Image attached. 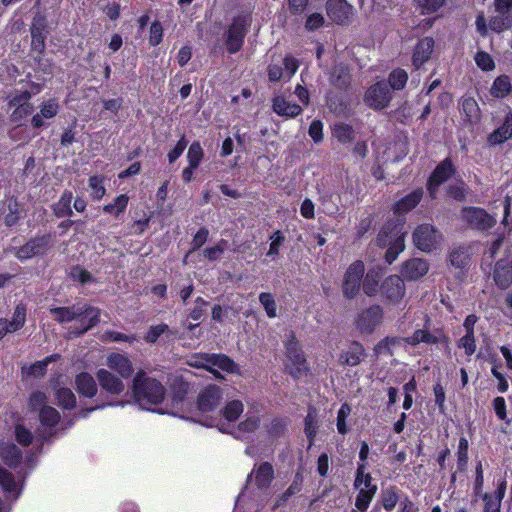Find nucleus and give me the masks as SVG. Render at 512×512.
<instances>
[{
	"mask_svg": "<svg viewBox=\"0 0 512 512\" xmlns=\"http://www.w3.org/2000/svg\"><path fill=\"white\" fill-rule=\"evenodd\" d=\"M405 225L406 218H389L377 235V245L380 248H387L385 261L388 264H392L405 248Z\"/></svg>",
	"mask_w": 512,
	"mask_h": 512,
	"instance_id": "1",
	"label": "nucleus"
},
{
	"mask_svg": "<svg viewBox=\"0 0 512 512\" xmlns=\"http://www.w3.org/2000/svg\"><path fill=\"white\" fill-rule=\"evenodd\" d=\"M132 394L140 406L146 407L161 404L165 399L166 389L159 380L149 377L144 370H138L133 378Z\"/></svg>",
	"mask_w": 512,
	"mask_h": 512,
	"instance_id": "2",
	"label": "nucleus"
},
{
	"mask_svg": "<svg viewBox=\"0 0 512 512\" xmlns=\"http://www.w3.org/2000/svg\"><path fill=\"white\" fill-rule=\"evenodd\" d=\"M54 319L59 323H66L80 318L83 315L89 316V320L86 325L76 331H71L74 337H79L85 334L88 330L95 327L100 322L101 310L98 307H94L88 304L82 307L66 306V307H55L50 309Z\"/></svg>",
	"mask_w": 512,
	"mask_h": 512,
	"instance_id": "3",
	"label": "nucleus"
},
{
	"mask_svg": "<svg viewBox=\"0 0 512 512\" xmlns=\"http://www.w3.org/2000/svg\"><path fill=\"white\" fill-rule=\"evenodd\" d=\"M251 23V11H242L232 18L225 33V47L229 54H236L242 49Z\"/></svg>",
	"mask_w": 512,
	"mask_h": 512,
	"instance_id": "4",
	"label": "nucleus"
},
{
	"mask_svg": "<svg viewBox=\"0 0 512 512\" xmlns=\"http://www.w3.org/2000/svg\"><path fill=\"white\" fill-rule=\"evenodd\" d=\"M284 354L287 360L285 367L292 378L299 379L310 372L306 355L294 332L289 334V338L285 343Z\"/></svg>",
	"mask_w": 512,
	"mask_h": 512,
	"instance_id": "5",
	"label": "nucleus"
},
{
	"mask_svg": "<svg viewBox=\"0 0 512 512\" xmlns=\"http://www.w3.org/2000/svg\"><path fill=\"white\" fill-rule=\"evenodd\" d=\"M30 33L33 60L37 65H41L46 49L45 42L49 33L47 29V18L44 14L40 12L35 14L30 25Z\"/></svg>",
	"mask_w": 512,
	"mask_h": 512,
	"instance_id": "6",
	"label": "nucleus"
},
{
	"mask_svg": "<svg viewBox=\"0 0 512 512\" xmlns=\"http://www.w3.org/2000/svg\"><path fill=\"white\" fill-rule=\"evenodd\" d=\"M53 246V237L50 233L36 235L22 246L15 248L14 256L21 262L34 257H44Z\"/></svg>",
	"mask_w": 512,
	"mask_h": 512,
	"instance_id": "7",
	"label": "nucleus"
},
{
	"mask_svg": "<svg viewBox=\"0 0 512 512\" xmlns=\"http://www.w3.org/2000/svg\"><path fill=\"white\" fill-rule=\"evenodd\" d=\"M364 274L363 261L356 260L348 266L342 282V293L346 299H354L359 294Z\"/></svg>",
	"mask_w": 512,
	"mask_h": 512,
	"instance_id": "8",
	"label": "nucleus"
},
{
	"mask_svg": "<svg viewBox=\"0 0 512 512\" xmlns=\"http://www.w3.org/2000/svg\"><path fill=\"white\" fill-rule=\"evenodd\" d=\"M392 96L388 84L385 81H377L366 90L363 100L367 106L378 111L389 106Z\"/></svg>",
	"mask_w": 512,
	"mask_h": 512,
	"instance_id": "9",
	"label": "nucleus"
},
{
	"mask_svg": "<svg viewBox=\"0 0 512 512\" xmlns=\"http://www.w3.org/2000/svg\"><path fill=\"white\" fill-rule=\"evenodd\" d=\"M383 310L379 305H372L358 314L355 324L361 333L370 334L381 323Z\"/></svg>",
	"mask_w": 512,
	"mask_h": 512,
	"instance_id": "10",
	"label": "nucleus"
},
{
	"mask_svg": "<svg viewBox=\"0 0 512 512\" xmlns=\"http://www.w3.org/2000/svg\"><path fill=\"white\" fill-rule=\"evenodd\" d=\"M326 13L332 22L338 25H348L353 16V6L346 0H328Z\"/></svg>",
	"mask_w": 512,
	"mask_h": 512,
	"instance_id": "11",
	"label": "nucleus"
},
{
	"mask_svg": "<svg viewBox=\"0 0 512 512\" xmlns=\"http://www.w3.org/2000/svg\"><path fill=\"white\" fill-rule=\"evenodd\" d=\"M381 297L389 303L399 302L405 294L404 279L398 275L387 277L380 285Z\"/></svg>",
	"mask_w": 512,
	"mask_h": 512,
	"instance_id": "12",
	"label": "nucleus"
},
{
	"mask_svg": "<svg viewBox=\"0 0 512 512\" xmlns=\"http://www.w3.org/2000/svg\"><path fill=\"white\" fill-rule=\"evenodd\" d=\"M96 378L101 389L109 395L119 396L125 390V385L122 380L123 378L115 375L107 369H98L96 371Z\"/></svg>",
	"mask_w": 512,
	"mask_h": 512,
	"instance_id": "13",
	"label": "nucleus"
},
{
	"mask_svg": "<svg viewBox=\"0 0 512 512\" xmlns=\"http://www.w3.org/2000/svg\"><path fill=\"white\" fill-rule=\"evenodd\" d=\"M462 218L472 227L478 230L491 228L496 220L484 209L477 207L465 208L462 211Z\"/></svg>",
	"mask_w": 512,
	"mask_h": 512,
	"instance_id": "14",
	"label": "nucleus"
},
{
	"mask_svg": "<svg viewBox=\"0 0 512 512\" xmlns=\"http://www.w3.org/2000/svg\"><path fill=\"white\" fill-rule=\"evenodd\" d=\"M222 399V390L216 384L205 387L197 397V408L204 413L214 411Z\"/></svg>",
	"mask_w": 512,
	"mask_h": 512,
	"instance_id": "15",
	"label": "nucleus"
},
{
	"mask_svg": "<svg viewBox=\"0 0 512 512\" xmlns=\"http://www.w3.org/2000/svg\"><path fill=\"white\" fill-rule=\"evenodd\" d=\"M106 365L113 373H117L123 379H129L134 373L132 361L125 354L112 352L106 358Z\"/></svg>",
	"mask_w": 512,
	"mask_h": 512,
	"instance_id": "16",
	"label": "nucleus"
},
{
	"mask_svg": "<svg viewBox=\"0 0 512 512\" xmlns=\"http://www.w3.org/2000/svg\"><path fill=\"white\" fill-rule=\"evenodd\" d=\"M254 477V482L259 490H265L270 487L274 480V468L270 462L264 461L255 465L252 472L247 476V482Z\"/></svg>",
	"mask_w": 512,
	"mask_h": 512,
	"instance_id": "17",
	"label": "nucleus"
},
{
	"mask_svg": "<svg viewBox=\"0 0 512 512\" xmlns=\"http://www.w3.org/2000/svg\"><path fill=\"white\" fill-rule=\"evenodd\" d=\"M366 350L358 341H351L347 349L339 354V364L342 366L355 367L366 358Z\"/></svg>",
	"mask_w": 512,
	"mask_h": 512,
	"instance_id": "18",
	"label": "nucleus"
},
{
	"mask_svg": "<svg viewBox=\"0 0 512 512\" xmlns=\"http://www.w3.org/2000/svg\"><path fill=\"white\" fill-rule=\"evenodd\" d=\"M440 240L441 235L432 225L418 226V250L430 252L437 247Z\"/></svg>",
	"mask_w": 512,
	"mask_h": 512,
	"instance_id": "19",
	"label": "nucleus"
},
{
	"mask_svg": "<svg viewBox=\"0 0 512 512\" xmlns=\"http://www.w3.org/2000/svg\"><path fill=\"white\" fill-rule=\"evenodd\" d=\"M0 458L11 469H16L22 462L23 454L14 443H0Z\"/></svg>",
	"mask_w": 512,
	"mask_h": 512,
	"instance_id": "20",
	"label": "nucleus"
},
{
	"mask_svg": "<svg viewBox=\"0 0 512 512\" xmlns=\"http://www.w3.org/2000/svg\"><path fill=\"white\" fill-rule=\"evenodd\" d=\"M272 109L277 115L287 118H295L303 111L299 104L289 102L283 96L273 98Z\"/></svg>",
	"mask_w": 512,
	"mask_h": 512,
	"instance_id": "21",
	"label": "nucleus"
},
{
	"mask_svg": "<svg viewBox=\"0 0 512 512\" xmlns=\"http://www.w3.org/2000/svg\"><path fill=\"white\" fill-rule=\"evenodd\" d=\"M453 167L450 161L444 160L439 164L428 181V190L432 197L435 195L436 188L446 181L452 174Z\"/></svg>",
	"mask_w": 512,
	"mask_h": 512,
	"instance_id": "22",
	"label": "nucleus"
},
{
	"mask_svg": "<svg viewBox=\"0 0 512 512\" xmlns=\"http://www.w3.org/2000/svg\"><path fill=\"white\" fill-rule=\"evenodd\" d=\"M59 112V104L55 99H49L44 101L40 105V112L35 114L31 119V125L35 129H39L44 126L43 118L51 119L54 118Z\"/></svg>",
	"mask_w": 512,
	"mask_h": 512,
	"instance_id": "23",
	"label": "nucleus"
},
{
	"mask_svg": "<svg viewBox=\"0 0 512 512\" xmlns=\"http://www.w3.org/2000/svg\"><path fill=\"white\" fill-rule=\"evenodd\" d=\"M76 390L86 398H93L97 395V383L88 372H81L75 377Z\"/></svg>",
	"mask_w": 512,
	"mask_h": 512,
	"instance_id": "24",
	"label": "nucleus"
},
{
	"mask_svg": "<svg viewBox=\"0 0 512 512\" xmlns=\"http://www.w3.org/2000/svg\"><path fill=\"white\" fill-rule=\"evenodd\" d=\"M512 137V111H509L503 120V123L488 136L490 145L502 144Z\"/></svg>",
	"mask_w": 512,
	"mask_h": 512,
	"instance_id": "25",
	"label": "nucleus"
},
{
	"mask_svg": "<svg viewBox=\"0 0 512 512\" xmlns=\"http://www.w3.org/2000/svg\"><path fill=\"white\" fill-rule=\"evenodd\" d=\"M460 112L463 120L470 124L480 121L481 113L476 100L472 97H463L460 101Z\"/></svg>",
	"mask_w": 512,
	"mask_h": 512,
	"instance_id": "26",
	"label": "nucleus"
},
{
	"mask_svg": "<svg viewBox=\"0 0 512 512\" xmlns=\"http://www.w3.org/2000/svg\"><path fill=\"white\" fill-rule=\"evenodd\" d=\"M494 281L501 289H506L512 283V264L507 260L497 262L494 270Z\"/></svg>",
	"mask_w": 512,
	"mask_h": 512,
	"instance_id": "27",
	"label": "nucleus"
},
{
	"mask_svg": "<svg viewBox=\"0 0 512 512\" xmlns=\"http://www.w3.org/2000/svg\"><path fill=\"white\" fill-rule=\"evenodd\" d=\"M383 277V271L381 268H371L367 271L363 277V291L367 296H374L380 291L379 282Z\"/></svg>",
	"mask_w": 512,
	"mask_h": 512,
	"instance_id": "28",
	"label": "nucleus"
},
{
	"mask_svg": "<svg viewBox=\"0 0 512 512\" xmlns=\"http://www.w3.org/2000/svg\"><path fill=\"white\" fill-rule=\"evenodd\" d=\"M204 359L207 364H210L211 366H216L224 372L231 374L238 372L237 364L226 354H206Z\"/></svg>",
	"mask_w": 512,
	"mask_h": 512,
	"instance_id": "29",
	"label": "nucleus"
},
{
	"mask_svg": "<svg viewBox=\"0 0 512 512\" xmlns=\"http://www.w3.org/2000/svg\"><path fill=\"white\" fill-rule=\"evenodd\" d=\"M352 75L347 67H336L330 77L331 84L341 92H347L350 88Z\"/></svg>",
	"mask_w": 512,
	"mask_h": 512,
	"instance_id": "30",
	"label": "nucleus"
},
{
	"mask_svg": "<svg viewBox=\"0 0 512 512\" xmlns=\"http://www.w3.org/2000/svg\"><path fill=\"white\" fill-rule=\"evenodd\" d=\"M304 477L300 471H297L289 487L277 498L274 508L285 505L290 497L298 494L303 488Z\"/></svg>",
	"mask_w": 512,
	"mask_h": 512,
	"instance_id": "31",
	"label": "nucleus"
},
{
	"mask_svg": "<svg viewBox=\"0 0 512 512\" xmlns=\"http://www.w3.org/2000/svg\"><path fill=\"white\" fill-rule=\"evenodd\" d=\"M505 494V485L501 483L497 490L490 494L485 493L482 495L484 501V512H499L502 498Z\"/></svg>",
	"mask_w": 512,
	"mask_h": 512,
	"instance_id": "32",
	"label": "nucleus"
},
{
	"mask_svg": "<svg viewBox=\"0 0 512 512\" xmlns=\"http://www.w3.org/2000/svg\"><path fill=\"white\" fill-rule=\"evenodd\" d=\"M326 104L335 115H344L348 111V104L342 94L329 91L326 94Z\"/></svg>",
	"mask_w": 512,
	"mask_h": 512,
	"instance_id": "33",
	"label": "nucleus"
},
{
	"mask_svg": "<svg viewBox=\"0 0 512 512\" xmlns=\"http://www.w3.org/2000/svg\"><path fill=\"white\" fill-rule=\"evenodd\" d=\"M416 207V190H412L407 196L401 198L394 204L393 218H406L407 212Z\"/></svg>",
	"mask_w": 512,
	"mask_h": 512,
	"instance_id": "34",
	"label": "nucleus"
},
{
	"mask_svg": "<svg viewBox=\"0 0 512 512\" xmlns=\"http://www.w3.org/2000/svg\"><path fill=\"white\" fill-rule=\"evenodd\" d=\"M318 429V421L316 410L314 407H309L307 415L304 419V433L308 439L309 447L314 444Z\"/></svg>",
	"mask_w": 512,
	"mask_h": 512,
	"instance_id": "35",
	"label": "nucleus"
},
{
	"mask_svg": "<svg viewBox=\"0 0 512 512\" xmlns=\"http://www.w3.org/2000/svg\"><path fill=\"white\" fill-rule=\"evenodd\" d=\"M55 398L58 406L64 410H72L76 407V396L70 388L60 387L56 389Z\"/></svg>",
	"mask_w": 512,
	"mask_h": 512,
	"instance_id": "36",
	"label": "nucleus"
},
{
	"mask_svg": "<svg viewBox=\"0 0 512 512\" xmlns=\"http://www.w3.org/2000/svg\"><path fill=\"white\" fill-rule=\"evenodd\" d=\"M73 199V194L69 190H65L58 202L53 207L54 215L58 218L71 216L73 214L71 208V202Z\"/></svg>",
	"mask_w": 512,
	"mask_h": 512,
	"instance_id": "37",
	"label": "nucleus"
},
{
	"mask_svg": "<svg viewBox=\"0 0 512 512\" xmlns=\"http://www.w3.org/2000/svg\"><path fill=\"white\" fill-rule=\"evenodd\" d=\"M512 90L510 78L507 75L498 76L492 83L490 94L495 98H504Z\"/></svg>",
	"mask_w": 512,
	"mask_h": 512,
	"instance_id": "38",
	"label": "nucleus"
},
{
	"mask_svg": "<svg viewBox=\"0 0 512 512\" xmlns=\"http://www.w3.org/2000/svg\"><path fill=\"white\" fill-rule=\"evenodd\" d=\"M289 423L287 417H274L266 426V431L270 437L281 438L286 434Z\"/></svg>",
	"mask_w": 512,
	"mask_h": 512,
	"instance_id": "39",
	"label": "nucleus"
},
{
	"mask_svg": "<svg viewBox=\"0 0 512 512\" xmlns=\"http://www.w3.org/2000/svg\"><path fill=\"white\" fill-rule=\"evenodd\" d=\"M164 334L167 337H170L174 335V332L169 328V326L166 323L152 325L144 334L143 340L148 344H155L158 341L159 337Z\"/></svg>",
	"mask_w": 512,
	"mask_h": 512,
	"instance_id": "40",
	"label": "nucleus"
},
{
	"mask_svg": "<svg viewBox=\"0 0 512 512\" xmlns=\"http://www.w3.org/2000/svg\"><path fill=\"white\" fill-rule=\"evenodd\" d=\"M332 134L341 144H348L354 140L353 127L344 122L335 123Z\"/></svg>",
	"mask_w": 512,
	"mask_h": 512,
	"instance_id": "41",
	"label": "nucleus"
},
{
	"mask_svg": "<svg viewBox=\"0 0 512 512\" xmlns=\"http://www.w3.org/2000/svg\"><path fill=\"white\" fill-rule=\"evenodd\" d=\"M357 489L359 491L356 496L355 507L360 512H366L367 509L369 508L371 501L373 500V498L377 492V486H371V488H369V489H366V488H357Z\"/></svg>",
	"mask_w": 512,
	"mask_h": 512,
	"instance_id": "42",
	"label": "nucleus"
},
{
	"mask_svg": "<svg viewBox=\"0 0 512 512\" xmlns=\"http://www.w3.org/2000/svg\"><path fill=\"white\" fill-rule=\"evenodd\" d=\"M128 203L129 197L127 194H120L114 199L113 203H108L103 206V212L119 217L127 209Z\"/></svg>",
	"mask_w": 512,
	"mask_h": 512,
	"instance_id": "43",
	"label": "nucleus"
},
{
	"mask_svg": "<svg viewBox=\"0 0 512 512\" xmlns=\"http://www.w3.org/2000/svg\"><path fill=\"white\" fill-rule=\"evenodd\" d=\"M39 420L44 427L53 428L55 427L60 419V413L52 406H44L40 408Z\"/></svg>",
	"mask_w": 512,
	"mask_h": 512,
	"instance_id": "44",
	"label": "nucleus"
},
{
	"mask_svg": "<svg viewBox=\"0 0 512 512\" xmlns=\"http://www.w3.org/2000/svg\"><path fill=\"white\" fill-rule=\"evenodd\" d=\"M408 81V74L402 68L393 69L388 76V86L392 90H401Z\"/></svg>",
	"mask_w": 512,
	"mask_h": 512,
	"instance_id": "45",
	"label": "nucleus"
},
{
	"mask_svg": "<svg viewBox=\"0 0 512 512\" xmlns=\"http://www.w3.org/2000/svg\"><path fill=\"white\" fill-rule=\"evenodd\" d=\"M397 491L398 489L395 486H391L381 491L380 502L382 507L388 512L395 508L399 500Z\"/></svg>",
	"mask_w": 512,
	"mask_h": 512,
	"instance_id": "46",
	"label": "nucleus"
},
{
	"mask_svg": "<svg viewBox=\"0 0 512 512\" xmlns=\"http://www.w3.org/2000/svg\"><path fill=\"white\" fill-rule=\"evenodd\" d=\"M243 403L240 400H232L226 403L222 410L223 417L229 421H236L243 413Z\"/></svg>",
	"mask_w": 512,
	"mask_h": 512,
	"instance_id": "47",
	"label": "nucleus"
},
{
	"mask_svg": "<svg viewBox=\"0 0 512 512\" xmlns=\"http://www.w3.org/2000/svg\"><path fill=\"white\" fill-rule=\"evenodd\" d=\"M366 465L365 463H358L356 474H355V480H354V487L355 488H366L369 489L371 486H377L376 484L372 483V476L370 473H366Z\"/></svg>",
	"mask_w": 512,
	"mask_h": 512,
	"instance_id": "48",
	"label": "nucleus"
},
{
	"mask_svg": "<svg viewBox=\"0 0 512 512\" xmlns=\"http://www.w3.org/2000/svg\"><path fill=\"white\" fill-rule=\"evenodd\" d=\"M26 314L27 308L25 304L19 303L15 306L12 319L9 320V325L12 328V330H15L16 332L25 325Z\"/></svg>",
	"mask_w": 512,
	"mask_h": 512,
	"instance_id": "49",
	"label": "nucleus"
},
{
	"mask_svg": "<svg viewBox=\"0 0 512 512\" xmlns=\"http://www.w3.org/2000/svg\"><path fill=\"white\" fill-rule=\"evenodd\" d=\"M0 486L5 493L12 494L17 491L14 475L2 466H0Z\"/></svg>",
	"mask_w": 512,
	"mask_h": 512,
	"instance_id": "50",
	"label": "nucleus"
},
{
	"mask_svg": "<svg viewBox=\"0 0 512 512\" xmlns=\"http://www.w3.org/2000/svg\"><path fill=\"white\" fill-rule=\"evenodd\" d=\"M104 177L101 175H93L89 177L88 184L92 190V198L100 200L104 197L106 189L103 185Z\"/></svg>",
	"mask_w": 512,
	"mask_h": 512,
	"instance_id": "51",
	"label": "nucleus"
},
{
	"mask_svg": "<svg viewBox=\"0 0 512 512\" xmlns=\"http://www.w3.org/2000/svg\"><path fill=\"white\" fill-rule=\"evenodd\" d=\"M204 156L203 149L198 141H194L188 149L187 160L192 167H198Z\"/></svg>",
	"mask_w": 512,
	"mask_h": 512,
	"instance_id": "52",
	"label": "nucleus"
},
{
	"mask_svg": "<svg viewBox=\"0 0 512 512\" xmlns=\"http://www.w3.org/2000/svg\"><path fill=\"white\" fill-rule=\"evenodd\" d=\"M15 440L22 446H29L33 442L32 432L23 424H16L14 427Z\"/></svg>",
	"mask_w": 512,
	"mask_h": 512,
	"instance_id": "53",
	"label": "nucleus"
},
{
	"mask_svg": "<svg viewBox=\"0 0 512 512\" xmlns=\"http://www.w3.org/2000/svg\"><path fill=\"white\" fill-rule=\"evenodd\" d=\"M164 29L162 23L155 20L151 23L149 29V44L150 46L156 47L163 41Z\"/></svg>",
	"mask_w": 512,
	"mask_h": 512,
	"instance_id": "54",
	"label": "nucleus"
},
{
	"mask_svg": "<svg viewBox=\"0 0 512 512\" xmlns=\"http://www.w3.org/2000/svg\"><path fill=\"white\" fill-rule=\"evenodd\" d=\"M259 301L263 305L267 316L275 318L277 315V305L273 295L269 292H262L259 294Z\"/></svg>",
	"mask_w": 512,
	"mask_h": 512,
	"instance_id": "55",
	"label": "nucleus"
},
{
	"mask_svg": "<svg viewBox=\"0 0 512 512\" xmlns=\"http://www.w3.org/2000/svg\"><path fill=\"white\" fill-rule=\"evenodd\" d=\"M434 48V40L430 37H425L420 42H418V62L427 61Z\"/></svg>",
	"mask_w": 512,
	"mask_h": 512,
	"instance_id": "56",
	"label": "nucleus"
},
{
	"mask_svg": "<svg viewBox=\"0 0 512 512\" xmlns=\"http://www.w3.org/2000/svg\"><path fill=\"white\" fill-rule=\"evenodd\" d=\"M209 238V230L207 227L202 226L200 227L197 232L194 234L192 241H191V248L190 253L195 252L199 250L207 241Z\"/></svg>",
	"mask_w": 512,
	"mask_h": 512,
	"instance_id": "57",
	"label": "nucleus"
},
{
	"mask_svg": "<svg viewBox=\"0 0 512 512\" xmlns=\"http://www.w3.org/2000/svg\"><path fill=\"white\" fill-rule=\"evenodd\" d=\"M450 262L457 268L465 267L469 262V255L466 249L463 247L454 249L450 254Z\"/></svg>",
	"mask_w": 512,
	"mask_h": 512,
	"instance_id": "58",
	"label": "nucleus"
},
{
	"mask_svg": "<svg viewBox=\"0 0 512 512\" xmlns=\"http://www.w3.org/2000/svg\"><path fill=\"white\" fill-rule=\"evenodd\" d=\"M103 341H109V342H128L133 343L136 341L135 335H127L122 332L114 331V330H107L104 332L102 336Z\"/></svg>",
	"mask_w": 512,
	"mask_h": 512,
	"instance_id": "59",
	"label": "nucleus"
},
{
	"mask_svg": "<svg viewBox=\"0 0 512 512\" xmlns=\"http://www.w3.org/2000/svg\"><path fill=\"white\" fill-rule=\"evenodd\" d=\"M270 246L267 252V256H276L279 254L280 247L285 242V236L281 230H276L270 236Z\"/></svg>",
	"mask_w": 512,
	"mask_h": 512,
	"instance_id": "60",
	"label": "nucleus"
},
{
	"mask_svg": "<svg viewBox=\"0 0 512 512\" xmlns=\"http://www.w3.org/2000/svg\"><path fill=\"white\" fill-rule=\"evenodd\" d=\"M70 277L74 281H78L81 284H86L94 281L92 274L86 269L80 267L79 265L73 266L71 268Z\"/></svg>",
	"mask_w": 512,
	"mask_h": 512,
	"instance_id": "61",
	"label": "nucleus"
},
{
	"mask_svg": "<svg viewBox=\"0 0 512 512\" xmlns=\"http://www.w3.org/2000/svg\"><path fill=\"white\" fill-rule=\"evenodd\" d=\"M15 109L11 114V120L13 122H20L29 115L32 114L34 107L32 103H24L23 105L14 106Z\"/></svg>",
	"mask_w": 512,
	"mask_h": 512,
	"instance_id": "62",
	"label": "nucleus"
},
{
	"mask_svg": "<svg viewBox=\"0 0 512 512\" xmlns=\"http://www.w3.org/2000/svg\"><path fill=\"white\" fill-rule=\"evenodd\" d=\"M188 145V141L185 138V135L183 134L181 138L177 141L175 147L170 150L167 154V158L169 163H174L184 152Z\"/></svg>",
	"mask_w": 512,
	"mask_h": 512,
	"instance_id": "63",
	"label": "nucleus"
},
{
	"mask_svg": "<svg viewBox=\"0 0 512 512\" xmlns=\"http://www.w3.org/2000/svg\"><path fill=\"white\" fill-rule=\"evenodd\" d=\"M475 62L477 66L484 71H491L495 68V63L492 57L483 51H480L475 55Z\"/></svg>",
	"mask_w": 512,
	"mask_h": 512,
	"instance_id": "64",
	"label": "nucleus"
}]
</instances>
